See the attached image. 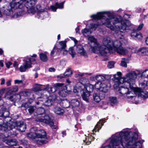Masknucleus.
Segmentation results:
<instances>
[{"mask_svg": "<svg viewBox=\"0 0 148 148\" xmlns=\"http://www.w3.org/2000/svg\"><path fill=\"white\" fill-rule=\"evenodd\" d=\"M90 17L95 19H101L102 20L101 24H90L91 28L94 30L101 24L105 25L107 27L113 31H116V29L119 30L116 34L119 39L114 41V46L111 53H114L116 52L119 54L123 55L128 53V50L122 46L123 44L125 43V40L124 38L123 35L121 34V33L127 32L130 29L131 23L128 21H123L121 17L115 16L109 11L99 12L96 14L91 15Z\"/></svg>", "mask_w": 148, "mask_h": 148, "instance_id": "nucleus-1", "label": "nucleus"}, {"mask_svg": "<svg viewBox=\"0 0 148 148\" xmlns=\"http://www.w3.org/2000/svg\"><path fill=\"white\" fill-rule=\"evenodd\" d=\"M140 73V72L138 71H132L127 73L125 76L121 78V73L119 72H117V74L114 75V77L112 79L116 83V84H119L120 83H123L124 81L126 82L125 84H128V86L130 88L129 90L126 95L127 98H132L135 97L137 94L139 96L145 98L146 97V95L141 88H136L132 86L134 84L135 80L137 75Z\"/></svg>", "mask_w": 148, "mask_h": 148, "instance_id": "nucleus-2", "label": "nucleus"}, {"mask_svg": "<svg viewBox=\"0 0 148 148\" xmlns=\"http://www.w3.org/2000/svg\"><path fill=\"white\" fill-rule=\"evenodd\" d=\"M32 132L27 134V136L33 140L38 144L42 145L46 143L47 138L46 133L43 130H37V128L36 127H34L32 128Z\"/></svg>", "mask_w": 148, "mask_h": 148, "instance_id": "nucleus-3", "label": "nucleus"}, {"mask_svg": "<svg viewBox=\"0 0 148 148\" xmlns=\"http://www.w3.org/2000/svg\"><path fill=\"white\" fill-rule=\"evenodd\" d=\"M102 42L104 46L100 45L99 54L106 56L108 53H111L114 46V41H113L110 37H106L103 38Z\"/></svg>", "mask_w": 148, "mask_h": 148, "instance_id": "nucleus-4", "label": "nucleus"}, {"mask_svg": "<svg viewBox=\"0 0 148 148\" xmlns=\"http://www.w3.org/2000/svg\"><path fill=\"white\" fill-rule=\"evenodd\" d=\"M88 39L90 47L89 51L92 52L99 54L100 44L97 41V39L93 36H89Z\"/></svg>", "mask_w": 148, "mask_h": 148, "instance_id": "nucleus-5", "label": "nucleus"}, {"mask_svg": "<svg viewBox=\"0 0 148 148\" xmlns=\"http://www.w3.org/2000/svg\"><path fill=\"white\" fill-rule=\"evenodd\" d=\"M9 126L11 129L14 128L15 127L17 129L21 132H24L26 129V125L23 122L16 121L15 122H11L9 124Z\"/></svg>", "mask_w": 148, "mask_h": 148, "instance_id": "nucleus-6", "label": "nucleus"}, {"mask_svg": "<svg viewBox=\"0 0 148 148\" xmlns=\"http://www.w3.org/2000/svg\"><path fill=\"white\" fill-rule=\"evenodd\" d=\"M36 63L35 60L33 58H28L23 63V65L20 66L19 70L21 72H25L27 69H29L32 67L31 64Z\"/></svg>", "mask_w": 148, "mask_h": 148, "instance_id": "nucleus-7", "label": "nucleus"}, {"mask_svg": "<svg viewBox=\"0 0 148 148\" xmlns=\"http://www.w3.org/2000/svg\"><path fill=\"white\" fill-rule=\"evenodd\" d=\"M109 84L108 82H98L95 84V87L96 89L99 90L100 91L106 93L108 92L109 88Z\"/></svg>", "mask_w": 148, "mask_h": 148, "instance_id": "nucleus-8", "label": "nucleus"}, {"mask_svg": "<svg viewBox=\"0 0 148 148\" xmlns=\"http://www.w3.org/2000/svg\"><path fill=\"white\" fill-rule=\"evenodd\" d=\"M36 121L41 122L46 124H49L53 129L56 130L58 127L56 125H53V122L52 119L50 116L48 115H46L44 116V119L42 118L37 119Z\"/></svg>", "mask_w": 148, "mask_h": 148, "instance_id": "nucleus-9", "label": "nucleus"}, {"mask_svg": "<svg viewBox=\"0 0 148 148\" xmlns=\"http://www.w3.org/2000/svg\"><path fill=\"white\" fill-rule=\"evenodd\" d=\"M64 85L62 83H57L56 84V86L57 87H61V90L58 92L59 95L62 97H65L70 93L71 91L67 89V88L66 85L62 87Z\"/></svg>", "mask_w": 148, "mask_h": 148, "instance_id": "nucleus-10", "label": "nucleus"}, {"mask_svg": "<svg viewBox=\"0 0 148 148\" xmlns=\"http://www.w3.org/2000/svg\"><path fill=\"white\" fill-rule=\"evenodd\" d=\"M114 82L115 83V84L116 85V86H119L120 83H119V84H116L113 80ZM124 82V85L123 86H121L119 88V93L121 94V96H123L125 95H126L128 92L129 91V89H130V88L128 84H125V83L126 82V81H124L123 82V83H122L121 84L123 83Z\"/></svg>", "mask_w": 148, "mask_h": 148, "instance_id": "nucleus-11", "label": "nucleus"}, {"mask_svg": "<svg viewBox=\"0 0 148 148\" xmlns=\"http://www.w3.org/2000/svg\"><path fill=\"white\" fill-rule=\"evenodd\" d=\"M25 2V1L22 0H20L19 1L12 2L10 3L9 8H12L13 10L18 8H21L23 6V4Z\"/></svg>", "mask_w": 148, "mask_h": 148, "instance_id": "nucleus-12", "label": "nucleus"}, {"mask_svg": "<svg viewBox=\"0 0 148 148\" xmlns=\"http://www.w3.org/2000/svg\"><path fill=\"white\" fill-rule=\"evenodd\" d=\"M134 52L139 55H148V47H143L139 49H136L135 50Z\"/></svg>", "mask_w": 148, "mask_h": 148, "instance_id": "nucleus-13", "label": "nucleus"}, {"mask_svg": "<svg viewBox=\"0 0 148 148\" xmlns=\"http://www.w3.org/2000/svg\"><path fill=\"white\" fill-rule=\"evenodd\" d=\"M76 50L77 53L81 55L86 58L88 57L87 53L82 45H77L76 46Z\"/></svg>", "mask_w": 148, "mask_h": 148, "instance_id": "nucleus-14", "label": "nucleus"}, {"mask_svg": "<svg viewBox=\"0 0 148 148\" xmlns=\"http://www.w3.org/2000/svg\"><path fill=\"white\" fill-rule=\"evenodd\" d=\"M2 121L0 122V130L2 131L7 132L10 130H12L13 129H11L9 126V124L12 122L10 121L7 122V123H3V121L1 120Z\"/></svg>", "mask_w": 148, "mask_h": 148, "instance_id": "nucleus-15", "label": "nucleus"}, {"mask_svg": "<svg viewBox=\"0 0 148 148\" xmlns=\"http://www.w3.org/2000/svg\"><path fill=\"white\" fill-rule=\"evenodd\" d=\"M64 1L60 3H58L56 2L55 3V6H51L50 8L54 12L56 11L57 8L62 9L64 8Z\"/></svg>", "mask_w": 148, "mask_h": 148, "instance_id": "nucleus-16", "label": "nucleus"}, {"mask_svg": "<svg viewBox=\"0 0 148 148\" xmlns=\"http://www.w3.org/2000/svg\"><path fill=\"white\" fill-rule=\"evenodd\" d=\"M3 141L6 144L10 146H15L17 143V141L15 139H8L6 138Z\"/></svg>", "mask_w": 148, "mask_h": 148, "instance_id": "nucleus-17", "label": "nucleus"}, {"mask_svg": "<svg viewBox=\"0 0 148 148\" xmlns=\"http://www.w3.org/2000/svg\"><path fill=\"white\" fill-rule=\"evenodd\" d=\"M81 92H82V96L83 99L87 102H88L89 98L90 96V93L86 91L85 90H83Z\"/></svg>", "mask_w": 148, "mask_h": 148, "instance_id": "nucleus-18", "label": "nucleus"}, {"mask_svg": "<svg viewBox=\"0 0 148 148\" xmlns=\"http://www.w3.org/2000/svg\"><path fill=\"white\" fill-rule=\"evenodd\" d=\"M79 99H72L70 102V105L73 108L78 107L80 105Z\"/></svg>", "mask_w": 148, "mask_h": 148, "instance_id": "nucleus-19", "label": "nucleus"}, {"mask_svg": "<svg viewBox=\"0 0 148 148\" xmlns=\"http://www.w3.org/2000/svg\"><path fill=\"white\" fill-rule=\"evenodd\" d=\"M103 125L102 123V121L100 120L99 122H98L96 125L95 126L94 128L92 130V134H95V133L94 132H96L97 131H99V130H100L102 126ZM92 134V133H91Z\"/></svg>", "mask_w": 148, "mask_h": 148, "instance_id": "nucleus-20", "label": "nucleus"}, {"mask_svg": "<svg viewBox=\"0 0 148 148\" xmlns=\"http://www.w3.org/2000/svg\"><path fill=\"white\" fill-rule=\"evenodd\" d=\"M45 111V109L42 108H38L36 112H34V115L36 116H39L44 113Z\"/></svg>", "mask_w": 148, "mask_h": 148, "instance_id": "nucleus-21", "label": "nucleus"}, {"mask_svg": "<svg viewBox=\"0 0 148 148\" xmlns=\"http://www.w3.org/2000/svg\"><path fill=\"white\" fill-rule=\"evenodd\" d=\"M9 112L5 108H2L0 110V116H4L7 117L8 116Z\"/></svg>", "mask_w": 148, "mask_h": 148, "instance_id": "nucleus-22", "label": "nucleus"}, {"mask_svg": "<svg viewBox=\"0 0 148 148\" xmlns=\"http://www.w3.org/2000/svg\"><path fill=\"white\" fill-rule=\"evenodd\" d=\"M131 36L133 38H135L138 39H140L143 38L142 34L140 32H133L131 33Z\"/></svg>", "mask_w": 148, "mask_h": 148, "instance_id": "nucleus-23", "label": "nucleus"}, {"mask_svg": "<svg viewBox=\"0 0 148 148\" xmlns=\"http://www.w3.org/2000/svg\"><path fill=\"white\" fill-rule=\"evenodd\" d=\"M94 88L93 85L88 84L84 86V88L83 90H85L86 91L90 93L93 91Z\"/></svg>", "mask_w": 148, "mask_h": 148, "instance_id": "nucleus-24", "label": "nucleus"}, {"mask_svg": "<svg viewBox=\"0 0 148 148\" xmlns=\"http://www.w3.org/2000/svg\"><path fill=\"white\" fill-rule=\"evenodd\" d=\"M47 15V12L46 11L39 12L37 13V18L41 19H43L46 17Z\"/></svg>", "mask_w": 148, "mask_h": 148, "instance_id": "nucleus-25", "label": "nucleus"}, {"mask_svg": "<svg viewBox=\"0 0 148 148\" xmlns=\"http://www.w3.org/2000/svg\"><path fill=\"white\" fill-rule=\"evenodd\" d=\"M47 52L42 53L40 54V60L42 61L45 62L48 60Z\"/></svg>", "mask_w": 148, "mask_h": 148, "instance_id": "nucleus-26", "label": "nucleus"}, {"mask_svg": "<svg viewBox=\"0 0 148 148\" xmlns=\"http://www.w3.org/2000/svg\"><path fill=\"white\" fill-rule=\"evenodd\" d=\"M53 111L55 113L59 115L62 114L64 112V110L63 109L57 106L54 108L53 109Z\"/></svg>", "mask_w": 148, "mask_h": 148, "instance_id": "nucleus-27", "label": "nucleus"}, {"mask_svg": "<svg viewBox=\"0 0 148 148\" xmlns=\"http://www.w3.org/2000/svg\"><path fill=\"white\" fill-rule=\"evenodd\" d=\"M14 10L12 8H9V5L8 8L6 9L4 11V14L6 15L11 16L12 17L13 15Z\"/></svg>", "mask_w": 148, "mask_h": 148, "instance_id": "nucleus-28", "label": "nucleus"}, {"mask_svg": "<svg viewBox=\"0 0 148 148\" xmlns=\"http://www.w3.org/2000/svg\"><path fill=\"white\" fill-rule=\"evenodd\" d=\"M60 104L65 108H67L71 105L70 102L67 100H63L61 102Z\"/></svg>", "mask_w": 148, "mask_h": 148, "instance_id": "nucleus-29", "label": "nucleus"}, {"mask_svg": "<svg viewBox=\"0 0 148 148\" xmlns=\"http://www.w3.org/2000/svg\"><path fill=\"white\" fill-rule=\"evenodd\" d=\"M13 95L12 93L9 92L8 91L5 94V98L7 99L10 100L11 101H13Z\"/></svg>", "mask_w": 148, "mask_h": 148, "instance_id": "nucleus-30", "label": "nucleus"}, {"mask_svg": "<svg viewBox=\"0 0 148 148\" xmlns=\"http://www.w3.org/2000/svg\"><path fill=\"white\" fill-rule=\"evenodd\" d=\"M66 47V42L64 41L59 42V46L57 47L58 49L60 50L64 49Z\"/></svg>", "mask_w": 148, "mask_h": 148, "instance_id": "nucleus-31", "label": "nucleus"}, {"mask_svg": "<svg viewBox=\"0 0 148 148\" xmlns=\"http://www.w3.org/2000/svg\"><path fill=\"white\" fill-rule=\"evenodd\" d=\"M95 138V136H87L86 139L84 140V142L87 145H89L91 143V142L92 139H94Z\"/></svg>", "mask_w": 148, "mask_h": 148, "instance_id": "nucleus-32", "label": "nucleus"}, {"mask_svg": "<svg viewBox=\"0 0 148 148\" xmlns=\"http://www.w3.org/2000/svg\"><path fill=\"white\" fill-rule=\"evenodd\" d=\"M73 74V72L71 69L69 68L66 70L64 74L65 77H68L71 76Z\"/></svg>", "mask_w": 148, "mask_h": 148, "instance_id": "nucleus-33", "label": "nucleus"}, {"mask_svg": "<svg viewBox=\"0 0 148 148\" xmlns=\"http://www.w3.org/2000/svg\"><path fill=\"white\" fill-rule=\"evenodd\" d=\"M60 50L58 49L56 45L54 46L53 50L51 52L50 55L51 56H53L54 55H56L58 54V52Z\"/></svg>", "mask_w": 148, "mask_h": 148, "instance_id": "nucleus-34", "label": "nucleus"}, {"mask_svg": "<svg viewBox=\"0 0 148 148\" xmlns=\"http://www.w3.org/2000/svg\"><path fill=\"white\" fill-rule=\"evenodd\" d=\"M4 91L5 89L3 88L0 90V106H3L4 103V101L2 99V96Z\"/></svg>", "mask_w": 148, "mask_h": 148, "instance_id": "nucleus-35", "label": "nucleus"}, {"mask_svg": "<svg viewBox=\"0 0 148 148\" xmlns=\"http://www.w3.org/2000/svg\"><path fill=\"white\" fill-rule=\"evenodd\" d=\"M93 97L94 100L97 102H99L101 100V99L99 93H94Z\"/></svg>", "mask_w": 148, "mask_h": 148, "instance_id": "nucleus-36", "label": "nucleus"}, {"mask_svg": "<svg viewBox=\"0 0 148 148\" xmlns=\"http://www.w3.org/2000/svg\"><path fill=\"white\" fill-rule=\"evenodd\" d=\"M45 90H47L50 93H53L56 91V88L55 87L49 88L47 86L45 88Z\"/></svg>", "mask_w": 148, "mask_h": 148, "instance_id": "nucleus-37", "label": "nucleus"}, {"mask_svg": "<svg viewBox=\"0 0 148 148\" xmlns=\"http://www.w3.org/2000/svg\"><path fill=\"white\" fill-rule=\"evenodd\" d=\"M43 86L39 84H36V86L34 87L36 91L45 90V87L43 88Z\"/></svg>", "mask_w": 148, "mask_h": 148, "instance_id": "nucleus-38", "label": "nucleus"}, {"mask_svg": "<svg viewBox=\"0 0 148 148\" xmlns=\"http://www.w3.org/2000/svg\"><path fill=\"white\" fill-rule=\"evenodd\" d=\"M82 33L83 35L86 36H88L91 32H90L88 29L85 28L82 30Z\"/></svg>", "mask_w": 148, "mask_h": 148, "instance_id": "nucleus-39", "label": "nucleus"}, {"mask_svg": "<svg viewBox=\"0 0 148 148\" xmlns=\"http://www.w3.org/2000/svg\"><path fill=\"white\" fill-rule=\"evenodd\" d=\"M95 78L98 81L100 82L104 80L105 79L104 76L100 75H96L95 76Z\"/></svg>", "mask_w": 148, "mask_h": 148, "instance_id": "nucleus-40", "label": "nucleus"}, {"mask_svg": "<svg viewBox=\"0 0 148 148\" xmlns=\"http://www.w3.org/2000/svg\"><path fill=\"white\" fill-rule=\"evenodd\" d=\"M53 102V100L51 99H49L45 101L44 104L46 106H49L52 105Z\"/></svg>", "mask_w": 148, "mask_h": 148, "instance_id": "nucleus-41", "label": "nucleus"}, {"mask_svg": "<svg viewBox=\"0 0 148 148\" xmlns=\"http://www.w3.org/2000/svg\"><path fill=\"white\" fill-rule=\"evenodd\" d=\"M69 53L73 58L75 55V52L73 47L70 48L69 50Z\"/></svg>", "mask_w": 148, "mask_h": 148, "instance_id": "nucleus-42", "label": "nucleus"}, {"mask_svg": "<svg viewBox=\"0 0 148 148\" xmlns=\"http://www.w3.org/2000/svg\"><path fill=\"white\" fill-rule=\"evenodd\" d=\"M127 60L125 58H122L121 62L120 64V65L124 67H127V64L126 62Z\"/></svg>", "mask_w": 148, "mask_h": 148, "instance_id": "nucleus-43", "label": "nucleus"}, {"mask_svg": "<svg viewBox=\"0 0 148 148\" xmlns=\"http://www.w3.org/2000/svg\"><path fill=\"white\" fill-rule=\"evenodd\" d=\"M23 14L22 11H19L16 13H15L14 15L13 14L12 17L13 18H17L22 16Z\"/></svg>", "mask_w": 148, "mask_h": 148, "instance_id": "nucleus-44", "label": "nucleus"}, {"mask_svg": "<svg viewBox=\"0 0 148 148\" xmlns=\"http://www.w3.org/2000/svg\"><path fill=\"white\" fill-rule=\"evenodd\" d=\"M23 14L22 11H19L16 13H15L14 15L13 14L12 17L13 18H17L22 16Z\"/></svg>", "mask_w": 148, "mask_h": 148, "instance_id": "nucleus-45", "label": "nucleus"}, {"mask_svg": "<svg viewBox=\"0 0 148 148\" xmlns=\"http://www.w3.org/2000/svg\"><path fill=\"white\" fill-rule=\"evenodd\" d=\"M23 14L22 11H19L16 13H15L14 15L13 14L12 17L13 18H17L22 16Z\"/></svg>", "mask_w": 148, "mask_h": 148, "instance_id": "nucleus-46", "label": "nucleus"}, {"mask_svg": "<svg viewBox=\"0 0 148 148\" xmlns=\"http://www.w3.org/2000/svg\"><path fill=\"white\" fill-rule=\"evenodd\" d=\"M21 98V95L18 94L13 95V99L14 101H19Z\"/></svg>", "mask_w": 148, "mask_h": 148, "instance_id": "nucleus-47", "label": "nucleus"}, {"mask_svg": "<svg viewBox=\"0 0 148 148\" xmlns=\"http://www.w3.org/2000/svg\"><path fill=\"white\" fill-rule=\"evenodd\" d=\"M36 107L33 106H30L29 107L28 110L29 113L31 114L36 110Z\"/></svg>", "mask_w": 148, "mask_h": 148, "instance_id": "nucleus-48", "label": "nucleus"}, {"mask_svg": "<svg viewBox=\"0 0 148 148\" xmlns=\"http://www.w3.org/2000/svg\"><path fill=\"white\" fill-rule=\"evenodd\" d=\"M109 100L110 101L114 104H115L117 103V101L116 97H110L109 98Z\"/></svg>", "mask_w": 148, "mask_h": 148, "instance_id": "nucleus-49", "label": "nucleus"}, {"mask_svg": "<svg viewBox=\"0 0 148 148\" xmlns=\"http://www.w3.org/2000/svg\"><path fill=\"white\" fill-rule=\"evenodd\" d=\"M18 87L17 86H15L14 87L10 89L9 91V92H10L12 93L13 92H17L18 90Z\"/></svg>", "mask_w": 148, "mask_h": 148, "instance_id": "nucleus-50", "label": "nucleus"}, {"mask_svg": "<svg viewBox=\"0 0 148 148\" xmlns=\"http://www.w3.org/2000/svg\"><path fill=\"white\" fill-rule=\"evenodd\" d=\"M115 63L113 61H110L108 62V66L109 68L111 69L113 68L114 66Z\"/></svg>", "mask_w": 148, "mask_h": 148, "instance_id": "nucleus-51", "label": "nucleus"}, {"mask_svg": "<svg viewBox=\"0 0 148 148\" xmlns=\"http://www.w3.org/2000/svg\"><path fill=\"white\" fill-rule=\"evenodd\" d=\"M142 75L146 78H148V69L144 71L142 73Z\"/></svg>", "mask_w": 148, "mask_h": 148, "instance_id": "nucleus-52", "label": "nucleus"}, {"mask_svg": "<svg viewBox=\"0 0 148 148\" xmlns=\"http://www.w3.org/2000/svg\"><path fill=\"white\" fill-rule=\"evenodd\" d=\"M82 89H80L77 88V87L75 86L73 88V92L75 93H77L79 92H81V91L83 90Z\"/></svg>", "mask_w": 148, "mask_h": 148, "instance_id": "nucleus-53", "label": "nucleus"}, {"mask_svg": "<svg viewBox=\"0 0 148 148\" xmlns=\"http://www.w3.org/2000/svg\"><path fill=\"white\" fill-rule=\"evenodd\" d=\"M84 75V73H78L75 74V77H77L79 76L82 77Z\"/></svg>", "mask_w": 148, "mask_h": 148, "instance_id": "nucleus-54", "label": "nucleus"}, {"mask_svg": "<svg viewBox=\"0 0 148 148\" xmlns=\"http://www.w3.org/2000/svg\"><path fill=\"white\" fill-rule=\"evenodd\" d=\"M144 26V24L143 23H141L138 27L136 30L138 31H139Z\"/></svg>", "mask_w": 148, "mask_h": 148, "instance_id": "nucleus-55", "label": "nucleus"}, {"mask_svg": "<svg viewBox=\"0 0 148 148\" xmlns=\"http://www.w3.org/2000/svg\"><path fill=\"white\" fill-rule=\"evenodd\" d=\"M24 79L21 80H19L18 79H16L14 80L15 84H19L22 83Z\"/></svg>", "mask_w": 148, "mask_h": 148, "instance_id": "nucleus-56", "label": "nucleus"}, {"mask_svg": "<svg viewBox=\"0 0 148 148\" xmlns=\"http://www.w3.org/2000/svg\"><path fill=\"white\" fill-rule=\"evenodd\" d=\"M12 64V63L11 62H8L6 63V66L8 68H9L10 66Z\"/></svg>", "mask_w": 148, "mask_h": 148, "instance_id": "nucleus-57", "label": "nucleus"}, {"mask_svg": "<svg viewBox=\"0 0 148 148\" xmlns=\"http://www.w3.org/2000/svg\"><path fill=\"white\" fill-rule=\"evenodd\" d=\"M1 82L0 84L1 85H3L5 84V79L4 78H2L1 79Z\"/></svg>", "mask_w": 148, "mask_h": 148, "instance_id": "nucleus-58", "label": "nucleus"}, {"mask_svg": "<svg viewBox=\"0 0 148 148\" xmlns=\"http://www.w3.org/2000/svg\"><path fill=\"white\" fill-rule=\"evenodd\" d=\"M6 85L7 86H10L11 85V80H9L6 82Z\"/></svg>", "mask_w": 148, "mask_h": 148, "instance_id": "nucleus-59", "label": "nucleus"}, {"mask_svg": "<svg viewBox=\"0 0 148 148\" xmlns=\"http://www.w3.org/2000/svg\"><path fill=\"white\" fill-rule=\"evenodd\" d=\"M55 69L53 68H50L49 69V71L51 72L55 71Z\"/></svg>", "mask_w": 148, "mask_h": 148, "instance_id": "nucleus-60", "label": "nucleus"}, {"mask_svg": "<svg viewBox=\"0 0 148 148\" xmlns=\"http://www.w3.org/2000/svg\"><path fill=\"white\" fill-rule=\"evenodd\" d=\"M60 51H63V54H66L67 53V51L66 50L63 49H61V50H60Z\"/></svg>", "mask_w": 148, "mask_h": 148, "instance_id": "nucleus-61", "label": "nucleus"}, {"mask_svg": "<svg viewBox=\"0 0 148 148\" xmlns=\"http://www.w3.org/2000/svg\"><path fill=\"white\" fill-rule=\"evenodd\" d=\"M18 66V63L16 62H14V63L13 64V66L14 67H17Z\"/></svg>", "mask_w": 148, "mask_h": 148, "instance_id": "nucleus-62", "label": "nucleus"}, {"mask_svg": "<svg viewBox=\"0 0 148 148\" xmlns=\"http://www.w3.org/2000/svg\"><path fill=\"white\" fill-rule=\"evenodd\" d=\"M145 42L147 45H148V36L145 39Z\"/></svg>", "mask_w": 148, "mask_h": 148, "instance_id": "nucleus-63", "label": "nucleus"}, {"mask_svg": "<svg viewBox=\"0 0 148 148\" xmlns=\"http://www.w3.org/2000/svg\"><path fill=\"white\" fill-rule=\"evenodd\" d=\"M141 10V9L140 8H138L136 10V12H140Z\"/></svg>", "mask_w": 148, "mask_h": 148, "instance_id": "nucleus-64", "label": "nucleus"}]
</instances>
